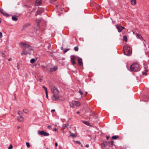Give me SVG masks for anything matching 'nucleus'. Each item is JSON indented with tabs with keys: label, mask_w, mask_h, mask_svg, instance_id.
<instances>
[{
	"label": "nucleus",
	"mask_w": 149,
	"mask_h": 149,
	"mask_svg": "<svg viewBox=\"0 0 149 149\" xmlns=\"http://www.w3.org/2000/svg\"><path fill=\"white\" fill-rule=\"evenodd\" d=\"M124 55L129 56L132 53V49L127 45L125 46L123 48Z\"/></svg>",
	"instance_id": "1"
},
{
	"label": "nucleus",
	"mask_w": 149,
	"mask_h": 149,
	"mask_svg": "<svg viewBox=\"0 0 149 149\" xmlns=\"http://www.w3.org/2000/svg\"><path fill=\"white\" fill-rule=\"evenodd\" d=\"M140 70L139 65L137 63H135L132 64L130 67V70L131 71H138Z\"/></svg>",
	"instance_id": "2"
},
{
	"label": "nucleus",
	"mask_w": 149,
	"mask_h": 149,
	"mask_svg": "<svg viewBox=\"0 0 149 149\" xmlns=\"http://www.w3.org/2000/svg\"><path fill=\"white\" fill-rule=\"evenodd\" d=\"M20 44L23 45L25 50H27L28 52V51H31L32 49L31 46L28 44L24 43H21Z\"/></svg>",
	"instance_id": "3"
},
{
	"label": "nucleus",
	"mask_w": 149,
	"mask_h": 149,
	"mask_svg": "<svg viewBox=\"0 0 149 149\" xmlns=\"http://www.w3.org/2000/svg\"><path fill=\"white\" fill-rule=\"evenodd\" d=\"M85 112L86 116L90 115L93 117L95 116V114L94 113L90 110L88 107L86 108L85 110Z\"/></svg>",
	"instance_id": "4"
},
{
	"label": "nucleus",
	"mask_w": 149,
	"mask_h": 149,
	"mask_svg": "<svg viewBox=\"0 0 149 149\" xmlns=\"http://www.w3.org/2000/svg\"><path fill=\"white\" fill-rule=\"evenodd\" d=\"M51 90L54 95H58L59 91L57 88L55 86H52L51 88Z\"/></svg>",
	"instance_id": "5"
},
{
	"label": "nucleus",
	"mask_w": 149,
	"mask_h": 149,
	"mask_svg": "<svg viewBox=\"0 0 149 149\" xmlns=\"http://www.w3.org/2000/svg\"><path fill=\"white\" fill-rule=\"evenodd\" d=\"M38 134L39 135H42L44 136H47L49 135V134L44 131L38 130L37 131Z\"/></svg>",
	"instance_id": "6"
},
{
	"label": "nucleus",
	"mask_w": 149,
	"mask_h": 149,
	"mask_svg": "<svg viewBox=\"0 0 149 149\" xmlns=\"http://www.w3.org/2000/svg\"><path fill=\"white\" fill-rule=\"evenodd\" d=\"M142 70V74L143 75H147V72L148 71L147 67L144 65Z\"/></svg>",
	"instance_id": "7"
},
{
	"label": "nucleus",
	"mask_w": 149,
	"mask_h": 149,
	"mask_svg": "<svg viewBox=\"0 0 149 149\" xmlns=\"http://www.w3.org/2000/svg\"><path fill=\"white\" fill-rule=\"evenodd\" d=\"M70 135L73 137H76L77 134H76V132L75 130L74 129L73 130L70 132Z\"/></svg>",
	"instance_id": "8"
},
{
	"label": "nucleus",
	"mask_w": 149,
	"mask_h": 149,
	"mask_svg": "<svg viewBox=\"0 0 149 149\" xmlns=\"http://www.w3.org/2000/svg\"><path fill=\"white\" fill-rule=\"evenodd\" d=\"M44 12V10L43 9L40 10H37L36 11V13L35 14L36 16H37L38 15H40L42 13Z\"/></svg>",
	"instance_id": "9"
},
{
	"label": "nucleus",
	"mask_w": 149,
	"mask_h": 149,
	"mask_svg": "<svg viewBox=\"0 0 149 149\" xmlns=\"http://www.w3.org/2000/svg\"><path fill=\"white\" fill-rule=\"evenodd\" d=\"M59 96L58 95H53L52 96V100L54 101H57L59 100Z\"/></svg>",
	"instance_id": "10"
},
{
	"label": "nucleus",
	"mask_w": 149,
	"mask_h": 149,
	"mask_svg": "<svg viewBox=\"0 0 149 149\" xmlns=\"http://www.w3.org/2000/svg\"><path fill=\"white\" fill-rule=\"evenodd\" d=\"M75 56H71V61L72 64L74 65L76 64L75 61Z\"/></svg>",
	"instance_id": "11"
},
{
	"label": "nucleus",
	"mask_w": 149,
	"mask_h": 149,
	"mask_svg": "<svg viewBox=\"0 0 149 149\" xmlns=\"http://www.w3.org/2000/svg\"><path fill=\"white\" fill-rule=\"evenodd\" d=\"M105 143L107 144V145H108L110 147H111L114 144L113 141H112L110 142H108L107 141L105 142Z\"/></svg>",
	"instance_id": "12"
},
{
	"label": "nucleus",
	"mask_w": 149,
	"mask_h": 149,
	"mask_svg": "<svg viewBox=\"0 0 149 149\" xmlns=\"http://www.w3.org/2000/svg\"><path fill=\"white\" fill-rule=\"evenodd\" d=\"M31 26V24L29 23H27L25 24V25L23 26V28L22 30H23L24 29L28 27Z\"/></svg>",
	"instance_id": "13"
},
{
	"label": "nucleus",
	"mask_w": 149,
	"mask_h": 149,
	"mask_svg": "<svg viewBox=\"0 0 149 149\" xmlns=\"http://www.w3.org/2000/svg\"><path fill=\"white\" fill-rule=\"evenodd\" d=\"M42 1L41 0H36V6H40L42 3Z\"/></svg>",
	"instance_id": "14"
},
{
	"label": "nucleus",
	"mask_w": 149,
	"mask_h": 149,
	"mask_svg": "<svg viewBox=\"0 0 149 149\" xmlns=\"http://www.w3.org/2000/svg\"><path fill=\"white\" fill-rule=\"evenodd\" d=\"M78 62L79 65H81L83 64L82 59L80 57L78 58Z\"/></svg>",
	"instance_id": "15"
},
{
	"label": "nucleus",
	"mask_w": 149,
	"mask_h": 149,
	"mask_svg": "<svg viewBox=\"0 0 149 149\" xmlns=\"http://www.w3.org/2000/svg\"><path fill=\"white\" fill-rule=\"evenodd\" d=\"M17 120L19 122L22 121L24 120V118L22 116H20L17 117Z\"/></svg>",
	"instance_id": "16"
},
{
	"label": "nucleus",
	"mask_w": 149,
	"mask_h": 149,
	"mask_svg": "<svg viewBox=\"0 0 149 149\" xmlns=\"http://www.w3.org/2000/svg\"><path fill=\"white\" fill-rule=\"evenodd\" d=\"M28 53V52L26 50H25L24 49V48L23 51L21 53V55L22 56L24 55H26Z\"/></svg>",
	"instance_id": "17"
},
{
	"label": "nucleus",
	"mask_w": 149,
	"mask_h": 149,
	"mask_svg": "<svg viewBox=\"0 0 149 149\" xmlns=\"http://www.w3.org/2000/svg\"><path fill=\"white\" fill-rule=\"evenodd\" d=\"M57 67L56 66H54L53 68H51L50 69V72H54L56 70Z\"/></svg>",
	"instance_id": "18"
},
{
	"label": "nucleus",
	"mask_w": 149,
	"mask_h": 149,
	"mask_svg": "<svg viewBox=\"0 0 149 149\" xmlns=\"http://www.w3.org/2000/svg\"><path fill=\"white\" fill-rule=\"evenodd\" d=\"M116 27L118 30V32H120L122 31V29H121L120 26H119L117 25H116Z\"/></svg>",
	"instance_id": "19"
},
{
	"label": "nucleus",
	"mask_w": 149,
	"mask_h": 149,
	"mask_svg": "<svg viewBox=\"0 0 149 149\" xmlns=\"http://www.w3.org/2000/svg\"><path fill=\"white\" fill-rule=\"evenodd\" d=\"M1 14L4 16H6V17H8V15L7 14L6 12H4L3 11L2 13Z\"/></svg>",
	"instance_id": "20"
},
{
	"label": "nucleus",
	"mask_w": 149,
	"mask_h": 149,
	"mask_svg": "<svg viewBox=\"0 0 149 149\" xmlns=\"http://www.w3.org/2000/svg\"><path fill=\"white\" fill-rule=\"evenodd\" d=\"M136 0H131V2L132 5H134L136 3Z\"/></svg>",
	"instance_id": "21"
},
{
	"label": "nucleus",
	"mask_w": 149,
	"mask_h": 149,
	"mask_svg": "<svg viewBox=\"0 0 149 149\" xmlns=\"http://www.w3.org/2000/svg\"><path fill=\"white\" fill-rule=\"evenodd\" d=\"M75 104L77 106H79L80 105V102L78 101H75L74 102Z\"/></svg>",
	"instance_id": "22"
},
{
	"label": "nucleus",
	"mask_w": 149,
	"mask_h": 149,
	"mask_svg": "<svg viewBox=\"0 0 149 149\" xmlns=\"http://www.w3.org/2000/svg\"><path fill=\"white\" fill-rule=\"evenodd\" d=\"M84 124L88 126H91V125L90 123L89 122H87L86 121H84Z\"/></svg>",
	"instance_id": "23"
},
{
	"label": "nucleus",
	"mask_w": 149,
	"mask_h": 149,
	"mask_svg": "<svg viewBox=\"0 0 149 149\" xmlns=\"http://www.w3.org/2000/svg\"><path fill=\"white\" fill-rule=\"evenodd\" d=\"M13 20L15 21H16L18 20V18L16 17L13 16L12 17Z\"/></svg>",
	"instance_id": "24"
},
{
	"label": "nucleus",
	"mask_w": 149,
	"mask_h": 149,
	"mask_svg": "<svg viewBox=\"0 0 149 149\" xmlns=\"http://www.w3.org/2000/svg\"><path fill=\"white\" fill-rule=\"evenodd\" d=\"M123 40L125 41V42H127V37L126 36H125L123 37Z\"/></svg>",
	"instance_id": "25"
},
{
	"label": "nucleus",
	"mask_w": 149,
	"mask_h": 149,
	"mask_svg": "<svg viewBox=\"0 0 149 149\" xmlns=\"http://www.w3.org/2000/svg\"><path fill=\"white\" fill-rule=\"evenodd\" d=\"M119 138V136H113L112 137V139H117Z\"/></svg>",
	"instance_id": "26"
},
{
	"label": "nucleus",
	"mask_w": 149,
	"mask_h": 149,
	"mask_svg": "<svg viewBox=\"0 0 149 149\" xmlns=\"http://www.w3.org/2000/svg\"><path fill=\"white\" fill-rule=\"evenodd\" d=\"M36 60L34 58H32L30 60V63H33L35 62Z\"/></svg>",
	"instance_id": "27"
},
{
	"label": "nucleus",
	"mask_w": 149,
	"mask_h": 149,
	"mask_svg": "<svg viewBox=\"0 0 149 149\" xmlns=\"http://www.w3.org/2000/svg\"><path fill=\"white\" fill-rule=\"evenodd\" d=\"M106 145H107V144L105 143V142L101 144V146L102 148L105 147Z\"/></svg>",
	"instance_id": "28"
},
{
	"label": "nucleus",
	"mask_w": 149,
	"mask_h": 149,
	"mask_svg": "<svg viewBox=\"0 0 149 149\" xmlns=\"http://www.w3.org/2000/svg\"><path fill=\"white\" fill-rule=\"evenodd\" d=\"M23 111L26 113H29V111L27 109H24Z\"/></svg>",
	"instance_id": "29"
},
{
	"label": "nucleus",
	"mask_w": 149,
	"mask_h": 149,
	"mask_svg": "<svg viewBox=\"0 0 149 149\" xmlns=\"http://www.w3.org/2000/svg\"><path fill=\"white\" fill-rule=\"evenodd\" d=\"M41 21L40 19H37L36 20V22L38 23H40Z\"/></svg>",
	"instance_id": "30"
},
{
	"label": "nucleus",
	"mask_w": 149,
	"mask_h": 149,
	"mask_svg": "<svg viewBox=\"0 0 149 149\" xmlns=\"http://www.w3.org/2000/svg\"><path fill=\"white\" fill-rule=\"evenodd\" d=\"M70 105L72 108H73L74 107V104L72 102H70Z\"/></svg>",
	"instance_id": "31"
},
{
	"label": "nucleus",
	"mask_w": 149,
	"mask_h": 149,
	"mask_svg": "<svg viewBox=\"0 0 149 149\" xmlns=\"http://www.w3.org/2000/svg\"><path fill=\"white\" fill-rule=\"evenodd\" d=\"M78 49L79 48L77 47H75L74 48V50L76 51H77Z\"/></svg>",
	"instance_id": "32"
},
{
	"label": "nucleus",
	"mask_w": 149,
	"mask_h": 149,
	"mask_svg": "<svg viewBox=\"0 0 149 149\" xmlns=\"http://www.w3.org/2000/svg\"><path fill=\"white\" fill-rule=\"evenodd\" d=\"M136 36L138 38L140 39H141L142 37L141 36L138 34H137Z\"/></svg>",
	"instance_id": "33"
},
{
	"label": "nucleus",
	"mask_w": 149,
	"mask_h": 149,
	"mask_svg": "<svg viewBox=\"0 0 149 149\" xmlns=\"http://www.w3.org/2000/svg\"><path fill=\"white\" fill-rule=\"evenodd\" d=\"M26 146L27 147H28V148H29L30 146V144L29 143H28V142H26Z\"/></svg>",
	"instance_id": "34"
},
{
	"label": "nucleus",
	"mask_w": 149,
	"mask_h": 149,
	"mask_svg": "<svg viewBox=\"0 0 149 149\" xmlns=\"http://www.w3.org/2000/svg\"><path fill=\"white\" fill-rule=\"evenodd\" d=\"M18 114L20 116H22V115L23 114L22 112L20 111H19L18 112Z\"/></svg>",
	"instance_id": "35"
},
{
	"label": "nucleus",
	"mask_w": 149,
	"mask_h": 149,
	"mask_svg": "<svg viewBox=\"0 0 149 149\" xmlns=\"http://www.w3.org/2000/svg\"><path fill=\"white\" fill-rule=\"evenodd\" d=\"M69 50V49H65L64 51H63V52L64 53H65L66 52L68 51Z\"/></svg>",
	"instance_id": "36"
},
{
	"label": "nucleus",
	"mask_w": 149,
	"mask_h": 149,
	"mask_svg": "<svg viewBox=\"0 0 149 149\" xmlns=\"http://www.w3.org/2000/svg\"><path fill=\"white\" fill-rule=\"evenodd\" d=\"M42 87L45 89V92H48L47 88L46 87H45L44 86H43Z\"/></svg>",
	"instance_id": "37"
},
{
	"label": "nucleus",
	"mask_w": 149,
	"mask_h": 149,
	"mask_svg": "<svg viewBox=\"0 0 149 149\" xmlns=\"http://www.w3.org/2000/svg\"><path fill=\"white\" fill-rule=\"evenodd\" d=\"M13 148V146L11 144H10V146L8 147V149H12Z\"/></svg>",
	"instance_id": "38"
},
{
	"label": "nucleus",
	"mask_w": 149,
	"mask_h": 149,
	"mask_svg": "<svg viewBox=\"0 0 149 149\" xmlns=\"http://www.w3.org/2000/svg\"><path fill=\"white\" fill-rule=\"evenodd\" d=\"M66 127V125L63 124L62 127L63 129H64Z\"/></svg>",
	"instance_id": "39"
},
{
	"label": "nucleus",
	"mask_w": 149,
	"mask_h": 149,
	"mask_svg": "<svg viewBox=\"0 0 149 149\" xmlns=\"http://www.w3.org/2000/svg\"><path fill=\"white\" fill-rule=\"evenodd\" d=\"M3 36L2 33L1 32H0V38H1Z\"/></svg>",
	"instance_id": "40"
},
{
	"label": "nucleus",
	"mask_w": 149,
	"mask_h": 149,
	"mask_svg": "<svg viewBox=\"0 0 149 149\" xmlns=\"http://www.w3.org/2000/svg\"><path fill=\"white\" fill-rule=\"evenodd\" d=\"M79 92L80 94L81 95L83 94V93L82 92L81 90H79Z\"/></svg>",
	"instance_id": "41"
},
{
	"label": "nucleus",
	"mask_w": 149,
	"mask_h": 149,
	"mask_svg": "<svg viewBox=\"0 0 149 149\" xmlns=\"http://www.w3.org/2000/svg\"><path fill=\"white\" fill-rule=\"evenodd\" d=\"M3 10L1 8H0V13H2L3 12Z\"/></svg>",
	"instance_id": "42"
},
{
	"label": "nucleus",
	"mask_w": 149,
	"mask_h": 149,
	"mask_svg": "<svg viewBox=\"0 0 149 149\" xmlns=\"http://www.w3.org/2000/svg\"><path fill=\"white\" fill-rule=\"evenodd\" d=\"M46 93V97L48 98V92H45Z\"/></svg>",
	"instance_id": "43"
},
{
	"label": "nucleus",
	"mask_w": 149,
	"mask_h": 149,
	"mask_svg": "<svg viewBox=\"0 0 149 149\" xmlns=\"http://www.w3.org/2000/svg\"><path fill=\"white\" fill-rule=\"evenodd\" d=\"M76 142L79 144H81V143L80 141H76Z\"/></svg>",
	"instance_id": "44"
},
{
	"label": "nucleus",
	"mask_w": 149,
	"mask_h": 149,
	"mask_svg": "<svg viewBox=\"0 0 149 149\" xmlns=\"http://www.w3.org/2000/svg\"><path fill=\"white\" fill-rule=\"evenodd\" d=\"M106 139L107 140H108L109 138V136H106Z\"/></svg>",
	"instance_id": "45"
},
{
	"label": "nucleus",
	"mask_w": 149,
	"mask_h": 149,
	"mask_svg": "<svg viewBox=\"0 0 149 149\" xmlns=\"http://www.w3.org/2000/svg\"><path fill=\"white\" fill-rule=\"evenodd\" d=\"M55 146L56 147H57V146H58V144H57V142L55 143Z\"/></svg>",
	"instance_id": "46"
},
{
	"label": "nucleus",
	"mask_w": 149,
	"mask_h": 149,
	"mask_svg": "<svg viewBox=\"0 0 149 149\" xmlns=\"http://www.w3.org/2000/svg\"><path fill=\"white\" fill-rule=\"evenodd\" d=\"M85 146L87 148H88L89 147V145L88 144H86V145Z\"/></svg>",
	"instance_id": "47"
},
{
	"label": "nucleus",
	"mask_w": 149,
	"mask_h": 149,
	"mask_svg": "<svg viewBox=\"0 0 149 149\" xmlns=\"http://www.w3.org/2000/svg\"><path fill=\"white\" fill-rule=\"evenodd\" d=\"M120 27L122 29H124L125 28L123 26H120Z\"/></svg>",
	"instance_id": "48"
},
{
	"label": "nucleus",
	"mask_w": 149,
	"mask_h": 149,
	"mask_svg": "<svg viewBox=\"0 0 149 149\" xmlns=\"http://www.w3.org/2000/svg\"><path fill=\"white\" fill-rule=\"evenodd\" d=\"M55 111V110L54 109H52L51 110V111L52 112H54Z\"/></svg>",
	"instance_id": "49"
},
{
	"label": "nucleus",
	"mask_w": 149,
	"mask_h": 149,
	"mask_svg": "<svg viewBox=\"0 0 149 149\" xmlns=\"http://www.w3.org/2000/svg\"><path fill=\"white\" fill-rule=\"evenodd\" d=\"M53 131H57V129H56L55 128V129H54L53 130Z\"/></svg>",
	"instance_id": "50"
},
{
	"label": "nucleus",
	"mask_w": 149,
	"mask_h": 149,
	"mask_svg": "<svg viewBox=\"0 0 149 149\" xmlns=\"http://www.w3.org/2000/svg\"><path fill=\"white\" fill-rule=\"evenodd\" d=\"M11 60H12L11 58H10L8 60V61H11Z\"/></svg>",
	"instance_id": "51"
},
{
	"label": "nucleus",
	"mask_w": 149,
	"mask_h": 149,
	"mask_svg": "<svg viewBox=\"0 0 149 149\" xmlns=\"http://www.w3.org/2000/svg\"><path fill=\"white\" fill-rule=\"evenodd\" d=\"M51 127H52V126H50H50H48V127L49 128H51Z\"/></svg>",
	"instance_id": "52"
},
{
	"label": "nucleus",
	"mask_w": 149,
	"mask_h": 149,
	"mask_svg": "<svg viewBox=\"0 0 149 149\" xmlns=\"http://www.w3.org/2000/svg\"><path fill=\"white\" fill-rule=\"evenodd\" d=\"M88 93V92H86L85 93V95H86Z\"/></svg>",
	"instance_id": "53"
},
{
	"label": "nucleus",
	"mask_w": 149,
	"mask_h": 149,
	"mask_svg": "<svg viewBox=\"0 0 149 149\" xmlns=\"http://www.w3.org/2000/svg\"><path fill=\"white\" fill-rule=\"evenodd\" d=\"M49 46H48V49H49V48H50V43H49Z\"/></svg>",
	"instance_id": "54"
},
{
	"label": "nucleus",
	"mask_w": 149,
	"mask_h": 149,
	"mask_svg": "<svg viewBox=\"0 0 149 149\" xmlns=\"http://www.w3.org/2000/svg\"><path fill=\"white\" fill-rule=\"evenodd\" d=\"M79 111H78V112H77V114H79Z\"/></svg>",
	"instance_id": "55"
},
{
	"label": "nucleus",
	"mask_w": 149,
	"mask_h": 149,
	"mask_svg": "<svg viewBox=\"0 0 149 149\" xmlns=\"http://www.w3.org/2000/svg\"><path fill=\"white\" fill-rule=\"evenodd\" d=\"M20 128V127H17V129H19Z\"/></svg>",
	"instance_id": "56"
},
{
	"label": "nucleus",
	"mask_w": 149,
	"mask_h": 149,
	"mask_svg": "<svg viewBox=\"0 0 149 149\" xmlns=\"http://www.w3.org/2000/svg\"><path fill=\"white\" fill-rule=\"evenodd\" d=\"M1 19L0 18V23H1Z\"/></svg>",
	"instance_id": "57"
},
{
	"label": "nucleus",
	"mask_w": 149,
	"mask_h": 149,
	"mask_svg": "<svg viewBox=\"0 0 149 149\" xmlns=\"http://www.w3.org/2000/svg\"><path fill=\"white\" fill-rule=\"evenodd\" d=\"M50 54H52V52H51L50 53Z\"/></svg>",
	"instance_id": "58"
},
{
	"label": "nucleus",
	"mask_w": 149,
	"mask_h": 149,
	"mask_svg": "<svg viewBox=\"0 0 149 149\" xmlns=\"http://www.w3.org/2000/svg\"><path fill=\"white\" fill-rule=\"evenodd\" d=\"M148 17L149 18V15H148Z\"/></svg>",
	"instance_id": "59"
},
{
	"label": "nucleus",
	"mask_w": 149,
	"mask_h": 149,
	"mask_svg": "<svg viewBox=\"0 0 149 149\" xmlns=\"http://www.w3.org/2000/svg\"><path fill=\"white\" fill-rule=\"evenodd\" d=\"M82 122H83V123H84V121H82Z\"/></svg>",
	"instance_id": "60"
},
{
	"label": "nucleus",
	"mask_w": 149,
	"mask_h": 149,
	"mask_svg": "<svg viewBox=\"0 0 149 149\" xmlns=\"http://www.w3.org/2000/svg\"><path fill=\"white\" fill-rule=\"evenodd\" d=\"M40 101V102L41 103H42V102L41 101Z\"/></svg>",
	"instance_id": "61"
},
{
	"label": "nucleus",
	"mask_w": 149,
	"mask_h": 149,
	"mask_svg": "<svg viewBox=\"0 0 149 149\" xmlns=\"http://www.w3.org/2000/svg\"><path fill=\"white\" fill-rule=\"evenodd\" d=\"M148 57H149V55H148Z\"/></svg>",
	"instance_id": "62"
}]
</instances>
